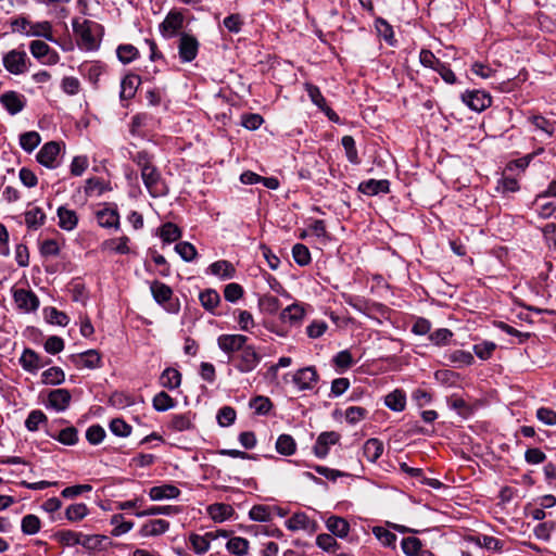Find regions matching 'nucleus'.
<instances>
[{"label":"nucleus","mask_w":556,"mask_h":556,"mask_svg":"<svg viewBox=\"0 0 556 556\" xmlns=\"http://www.w3.org/2000/svg\"><path fill=\"white\" fill-rule=\"evenodd\" d=\"M131 161L140 169L142 182L152 198H163L169 192V188L162 177L161 172L153 163V156L142 150L131 155Z\"/></svg>","instance_id":"nucleus-1"},{"label":"nucleus","mask_w":556,"mask_h":556,"mask_svg":"<svg viewBox=\"0 0 556 556\" xmlns=\"http://www.w3.org/2000/svg\"><path fill=\"white\" fill-rule=\"evenodd\" d=\"M72 26L80 49L94 51L99 48L102 25L90 20L74 18Z\"/></svg>","instance_id":"nucleus-2"},{"label":"nucleus","mask_w":556,"mask_h":556,"mask_svg":"<svg viewBox=\"0 0 556 556\" xmlns=\"http://www.w3.org/2000/svg\"><path fill=\"white\" fill-rule=\"evenodd\" d=\"M448 490V486L433 477L430 468H419V503L425 502V506H430L429 497H439Z\"/></svg>","instance_id":"nucleus-3"},{"label":"nucleus","mask_w":556,"mask_h":556,"mask_svg":"<svg viewBox=\"0 0 556 556\" xmlns=\"http://www.w3.org/2000/svg\"><path fill=\"white\" fill-rule=\"evenodd\" d=\"M4 70L14 76H21L29 71L31 61L24 48V45L11 49L2 54Z\"/></svg>","instance_id":"nucleus-4"},{"label":"nucleus","mask_w":556,"mask_h":556,"mask_svg":"<svg viewBox=\"0 0 556 556\" xmlns=\"http://www.w3.org/2000/svg\"><path fill=\"white\" fill-rule=\"evenodd\" d=\"M150 291L154 301L169 314H178L180 302L174 298L173 289L164 282L154 280L150 283Z\"/></svg>","instance_id":"nucleus-5"},{"label":"nucleus","mask_w":556,"mask_h":556,"mask_svg":"<svg viewBox=\"0 0 556 556\" xmlns=\"http://www.w3.org/2000/svg\"><path fill=\"white\" fill-rule=\"evenodd\" d=\"M233 367L241 374L253 371L262 361V355L253 344L244 345L236 356L231 358Z\"/></svg>","instance_id":"nucleus-6"},{"label":"nucleus","mask_w":556,"mask_h":556,"mask_svg":"<svg viewBox=\"0 0 556 556\" xmlns=\"http://www.w3.org/2000/svg\"><path fill=\"white\" fill-rule=\"evenodd\" d=\"M13 302L15 307L21 313H34L38 309L40 301L37 294L29 288L11 289Z\"/></svg>","instance_id":"nucleus-7"},{"label":"nucleus","mask_w":556,"mask_h":556,"mask_svg":"<svg viewBox=\"0 0 556 556\" xmlns=\"http://www.w3.org/2000/svg\"><path fill=\"white\" fill-rule=\"evenodd\" d=\"M96 220L101 228L121 229V215L115 203H104L94 212Z\"/></svg>","instance_id":"nucleus-8"},{"label":"nucleus","mask_w":556,"mask_h":556,"mask_svg":"<svg viewBox=\"0 0 556 556\" xmlns=\"http://www.w3.org/2000/svg\"><path fill=\"white\" fill-rule=\"evenodd\" d=\"M29 51L34 59L42 65H55L60 62V54L46 41L33 40L29 42Z\"/></svg>","instance_id":"nucleus-9"},{"label":"nucleus","mask_w":556,"mask_h":556,"mask_svg":"<svg viewBox=\"0 0 556 556\" xmlns=\"http://www.w3.org/2000/svg\"><path fill=\"white\" fill-rule=\"evenodd\" d=\"M64 144L56 141L45 143L36 155L37 162L50 169H54L60 165V155Z\"/></svg>","instance_id":"nucleus-10"},{"label":"nucleus","mask_w":556,"mask_h":556,"mask_svg":"<svg viewBox=\"0 0 556 556\" xmlns=\"http://www.w3.org/2000/svg\"><path fill=\"white\" fill-rule=\"evenodd\" d=\"M178 56L181 63H190L198 56L200 42L189 33H180L178 38Z\"/></svg>","instance_id":"nucleus-11"},{"label":"nucleus","mask_w":556,"mask_h":556,"mask_svg":"<svg viewBox=\"0 0 556 556\" xmlns=\"http://www.w3.org/2000/svg\"><path fill=\"white\" fill-rule=\"evenodd\" d=\"M319 381V375L315 366H306L298 369L292 376V382L299 391H313Z\"/></svg>","instance_id":"nucleus-12"},{"label":"nucleus","mask_w":556,"mask_h":556,"mask_svg":"<svg viewBox=\"0 0 556 556\" xmlns=\"http://www.w3.org/2000/svg\"><path fill=\"white\" fill-rule=\"evenodd\" d=\"M72 403V393L70 390L64 388L52 389L47 393V400L45 406L47 409L63 413L67 410Z\"/></svg>","instance_id":"nucleus-13"},{"label":"nucleus","mask_w":556,"mask_h":556,"mask_svg":"<svg viewBox=\"0 0 556 556\" xmlns=\"http://www.w3.org/2000/svg\"><path fill=\"white\" fill-rule=\"evenodd\" d=\"M68 361L77 369H98L103 366L102 355L98 350H87L81 353L71 354Z\"/></svg>","instance_id":"nucleus-14"},{"label":"nucleus","mask_w":556,"mask_h":556,"mask_svg":"<svg viewBox=\"0 0 556 556\" xmlns=\"http://www.w3.org/2000/svg\"><path fill=\"white\" fill-rule=\"evenodd\" d=\"M50 358H43L30 348H25L18 358V364L28 374L36 375L41 368L51 364Z\"/></svg>","instance_id":"nucleus-15"},{"label":"nucleus","mask_w":556,"mask_h":556,"mask_svg":"<svg viewBox=\"0 0 556 556\" xmlns=\"http://www.w3.org/2000/svg\"><path fill=\"white\" fill-rule=\"evenodd\" d=\"M185 17L178 10H170L164 21L159 25L160 34L165 39H170L178 35L179 30L184 26Z\"/></svg>","instance_id":"nucleus-16"},{"label":"nucleus","mask_w":556,"mask_h":556,"mask_svg":"<svg viewBox=\"0 0 556 556\" xmlns=\"http://www.w3.org/2000/svg\"><path fill=\"white\" fill-rule=\"evenodd\" d=\"M194 419L195 414L192 413L191 410L180 414H172L169 416L168 421L165 425V428L169 432L190 431L195 428Z\"/></svg>","instance_id":"nucleus-17"},{"label":"nucleus","mask_w":556,"mask_h":556,"mask_svg":"<svg viewBox=\"0 0 556 556\" xmlns=\"http://www.w3.org/2000/svg\"><path fill=\"white\" fill-rule=\"evenodd\" d=\"M248 337L239 333H224L217 338V346L227 355L238 353L247 345Z\"/></svg>","instance_id":"nucleus-18"},{"label":"nucleus","mask_w":556,"mask_h":556,"mask_svg":"<svg viewBox=\"0 0 556 556\" xmlns=\"http://www.w3.org/2000/svg\"><path fill=\"white\" fill-rule=\"evenodd\" d=\"M462 101L470 110L481 112L491 105L492 98L483 90H467L462 94Z\"/></svg>","instance_id":"nucleus-19"},{"label":"nucleus","mask_w":556,"mask_h":556,"mask_svg":"<svg viewBox=\"0 0 556 556\" xmlns=\"http://www.w3.org/2000/svg\"><path fill=\"white\" fill-rule=\"evenodd\" d=\"M340 434L336 431L321 432L313 446L314 455L319 459H325L332 445H336L340 441Z\"/></svg>","instance_id":"nucleus-20"},{"label":"nucleus","mask_w":556,"mask_h":556,"mask_svg":"<svg viewBox=\"0 0 556 556\" xmlns=\"http://www.w3.org/2000/svg\"><path fill=\"white\" fill-rule=\"evenodd\" d=\"M0 103L10 115H16L25 109L27 99L15 90H9L0 94Z\"/></svg>","instance_id":"nucleus-21"},{"label":"nucleus","mask_w":556,"mask_h":556,"mask_svg":"<svg viewBox=\"0 0 556 556\" xmlns=\"http://www.w3.org/2000/svg\"><path fill=\"white\" fill-rule=\"evenodd\" d=\"M130 243V238L124 235L103 240L100 244V250L104 253L127 255L131 253Z\"/></svg>","instance_id":"nucleus-22"},{"label":"nucleus","mask_w":556,"mask_h":556,"mask_svg":"<svg viewBox=\"0 0 556 556\" xmlns=\"http://www.w3.org/2000/svg\"><path fill=\"white\" fill-rule=\"evenodd\" d=\"M305 317L303 304L294 302L280 312L279 319L289 326H300Z\"/></svg>","instance_id":"nucleus-23"},{"label":"nucleus","mask_w":556,"mask_h":556,"mask_svg":"<svg viewBox=\"0 0 556 556\" xmlns=\"http://www.w3.org/2000/svg\"><path fill=\"white\" fill-rule=\"evenodd\" d=\"M78 71L90 84L98 87L100 77L105 73L106 66L100 61H89L81 63Z\"/></svg>","instance_id":"nucleus-24"},{"label":"nucleus","mask_w":556,"mask_h":556,"mask_svg":"<svg viewBox=\"0 0 556 556\" xmlns=\"http://www.w3.org/2000/svg\"><path fill=\"white\" fill-rule=\"evenodd\" d=\"M286 528L293 532L300 530L313 532L316 529V521L308 517L307 514L299 511L286 520Z\"/></svg>","instance_id":"nucleus-25"},{"label":"nucleus","mask_w":556,"mask_h":556,"mask_svg":"<svg viewBox=\"0 0 556 556\" xmlns=\"http://www.w3.org/2000/svg\"><path fill=\"white\" fill-rule=\"evenodd\" d=\"M357 190L368 197L387 194L390 192V181L388 179H367L358 185Z\"/></svg>","instance_id":"nucleus-26"},{"label":"nucleus","mask_w":556,"mask_h":556,"mask_svg":"<svg viewBox=\"0 0 556 556\" xmlns=\"http://www.w3.org/2000/svg\"><path fill=\"white\" fill-rule=\"evenodd\" d=\"M58 226L65 231H73L78 225V215L75 210L61 205L56 210Z\"/></svg>","instance_id":"nucleus-27"},{"label":"nucleus","mask_w":556,"mask_h":556,"mask_svg":"<svg viewBox=\"0 0 556 556\" xmlns=\"http://www.w3.org/2000/svg\"><path fill=\"white\" fill-rule=\"evenodd\" d=\"M207 274L216 276L220 280H228L236 277L237 270L232 263L226 260L213 262L206 269Z\"/></svg>","instance_id":"nucleus-28"},{"label":"nucleus","mask_w":556,"mask_h":556,"mask_svg":"<svg viewBox=\"0 0 556 556\" xmlns=\"http://www.w3.org/2000/svg\"><path fill=\"white\" fill-rule=\"evenodd\" d=\"M148 494L151 501H163L177 498L179 497L181 492L176 485L165 483L162 485L152 486L149 490Z\"/></svg>","instance_id":"nucleus-29"},{"label":"nucleus","mask_w":556,"mask_h":556,"mask_svg":"<svg viewBox=\"0 0 556 556\" xmlns=\"http://www.w3.org/2000/svg\"><path fill=\"white\" fill-rule=\"evenodd\" d=\"M169 526V522L165 519H151L141 526L139 534L142 538L162 535L168 531Z\"/></svg>","instance_id":"nucleus-30"},{"label":"nucleus","mask_w":556,"mask_h":556,"mask_svg":"<svg viewBox=\"0 0 556 556\" xmlns=\"http://www.w3.org/2000/svg\"><path fill=\"white\" fill-rule=\"evenodd\" d=\"M141 83V78L136 74L126 75L121 81L119 98L122 101H128L132 99L136 91Z\"/></svg>","instance_id":"nucleus-31"},{"label":"nucleus","mask_w":556,"mask_h":556,"mask_svg":"<svg viewBox=\"0 0 556 556\" xmlns=\"http://www.w3.org/2000/svg\"><path fill=\"white\" fill-rule=\"evenodd\" d=\"M27 37H40L48 41L56 42L53 37V26L49 21L30 22Z\"/></svg>","instance_id":"nucleus-32"},{"label":"nucleus","mask_w":556,"mask_h":556,"mask_svg":"<svg viewBox=\"0 0 556 556\" xmlns=\"http://www.w3.org/2000/svg\"><path fill=\"white\" fill-rule=\"evenodd\" d=\"M349 304L354 309L368 317H375L377 314H384V306L382 304L369 302L364 299H355L354 301L349 302Z\"/></svg>","instance_id":"nucleus-33"},{"label":"nucleus","mask_w":556,"mask_h":556,"mask_svg":"<svg viewBox=\"0 0 556 556\" xmlns=\"http://www.w3.org/2000/svg\"><path fill=\"white\" fill-rule=\"evenodd\" d=\"M83 532L63 529L55 531L51 539L56 541L63 547H74L76 545H80V538Z\"/></svg>","instance_id":"nucleus-34"},{"label":"nucleus","mask_w":556,"mask_h":556,"mask_svg":"<svg viewBox=\"0 0 556 556\" xmlns=\"http://www.w3.org/2000/svg\"><path fill=\"white\" fill-rule=\"evenodd\" d=\"M226 551L233 556H247L250 552V541L242 536L227 538Z\"/></svg>","instance_id":"nucleus-35"},{"label":"nucleus","mask_w":556,"mask_h":556,"mask_svg":"<svg viewBox=\"0 0 556 556\" xmlns=\"http://www.w3.org/2000/svg\"><path fill=\"white\" fill-rule=\"evenodd\" d=\"M159 382L167 390H176L181 384V374L174 367H167L162 371Z\"/></svg>","instance_id":"nucleus-36"},{"label":"nucleus","mask_w":556,"mask_h":556,"mask_svg":"<svg viewBox=\"0 0 556 556\" xmlns=\"http://www.w3.org/2000/svg\"><path fill=\"white\" fill-rule=\"evenodd\" d=\"M233 513L232 506L225 503H215L207 507V514L215 522H224L230 519Z\"/></svg>","instance_id":"nucleus-37"},{"label":"nucleus","mask_w":556,"mask_h":556,"mask_svg":"<svg viewBox=\"0 0 556 556\" xmlns=\"http://www.w3.org/2000/svg\"><path fill=\"white\" fill-rule=\"evenodd\" d=\"M157 235L164 244H169L179 240L182 231L176 224L166 222L159 227Z\"/></svg>","instance_id":"nucleus-38"},{"label":"nucleus","mask_w":556,"mask_h":556,"mask_svg":"<svg viewBox=\"0 0 556 556\" xmlns=\"http://www.w3.org/2000/svg\"><path fill=\"white\" fill-rule=\"evenodd\" d=\"M275 511H277L279 515H281L280 508H278V507H275V506L271 507V506L261 505V504L254 505V506H252V508L249 511V517L253 521L267 522L273 519Z\"/></svg>","instance_id":"nucleus-39"},{"label":"nucleus","mask_w":556,"mask_h":556,"mask_svg":"<svg viewBox=\"0 0 556 556\" xmlns=\"http://www.w3.org/2000/svg\"><path fill=\"white\" fill-rule=\"evenodd\" d=\"M199 301L206 312L215 314V309L220 303V295L215 289L207 288L200 292Z\"/></svg>","instance_id":"nucleus-40"},{"label":"nucleus","mask_w":556,"mask_h":556,"mask_svg":"<svg viewBox=\"0 0 556 556\" xmlns=\"http://www.w3.org/2000/svg\"><path fill=\"white\" fill-rule=\"evenodd\" d=\"M331 363L336 371L342 374L349 370L356 361L350 350H343L332 357Z\"/></svg>","instance_id":"nucleus-41"},{"label":"nucleus","mask_w":556,"mask_h":556,"mask_svg":"<svg viewBox=\"0 0 556 556\" xmlns=\"http://www.w3.org/2000/svg\"><path fill=\"white\" fill-rule=\"evenodd\" d=\"M25 225L28 230H37L46 223V213L41 207L35 206L25 212Z\"/></svg>","instance_id":"nucleus-42"},{"label":"nucleus","mask_w":556,"mask_h":556,"mask_svg":"<svg viewBox=\"0 0 556 556\" xmlns=\"http://www.w3.org/2000/svg\"><path fill=\"white\" fill-rule=\"evenodd\" d=\"M108 540L103 534H85L81 533L80 545L88 553H96L104 548L103 543Z\"/></svg>","instance_id":"nucleus-43"},{"label":"nucleus","mask_w":556,"mask_h":556,"mask_svg":"<svg viewBox=\"0 0 556 556\" xmlns=\"http://www.w3.org/2000/svg\"><path fill=\"white\" fill-rule=\"evenodd\" d=\"M327 529L336 536L345 538L350 531L349 522L338 516H331L326 520Z\"/></svg>","instance_id":"nucleus-44"},{"label":"nucleus","mask_w":556,"mask_h":556,"mask_svg":"<svg viewBox=\"0 0 556 556\" xmlns=\"http://www.w3.org/2000/svg\"><path fill=\"white\" fill-rule=\"evenodd\" d=\"M382 453L383 443L378 439L371 438L367 440L363 446V455L370 463H375Z\"/></svg>","instance_id":"nucleus-45"},{"label":"nucleus","mask_w":556,"mask_h":556,"mask_svg":"<svg viewBox=\"0 0 556 556\" xmlns=\"http://www.w3.org/2000/svg\"><path fill=\"white\" fill-rule=\"evenodd\" d=\"M65 381V372L61 367L52 366L41 374V382L46 386H59Z\"/></svg>","instance_id":"nucleus-46"},{"label":"nucleus","mask_w":556,"mask_h":556,"mask_svg":"<svg viewBox=\"0 0 556 556\" xmlns=\"http://www.w3.org/2000/svg\"><path fill=\"white\" fill-rule=\"evenodd\" d=\"M89 515V508L85 503H74L66 507L65 518L70 522H79Z\"/></svg>","instance_id":"nucleus-47"},{"label":"nucleus","mask_w":556,"mask_h":556,"mask_svg":"<svg viewBox=\"0 0 556 556\" xmlns=\"http://www.w3.org/2000/svg\"><path fill=\"white\" fill-rule=\"evenodd\" d=\"M375 28L379 37H381L389 46H395L394 31L392 26L382 17H376Z\"/></svg>","instance_id":"nucleus-48"},{"label":"nucleus","mask_w":556,"mask_h":556,"mask_svg":"<svg viewBox=\"0 0 556 556\" xmlns=\"http://www.w3.org/2000/svg\"><path fill=\"white\" fill-rule=\"evenodd\" d=\"M384 405L393 412H402L406 405L405 393L394 390L384 396Z\"/></svg>","instance_id":"nucleus-49"},{"label":"nucleus","mask_w":556,"mask_h":556,"mask_svg":"<svg viewBox=\"0 0 556 556\" xmlns=\"http://www.w3.org/2000/svg\"><path fill=\"white\" fill-rule=\"evenodd\" d=\"M341 144L344 149L345 156L348 161L353 165H359L362 160L358 155V151L356 148V142L352 136H343L341 139Z\"/></svg>","instance_id":"nucleus-50"},{"label":"nucleus","mask_w":556,"mask_h":556,"mask_svg":"<svg viewBox=\"0 0 556 556\" xmlns=\"http://www.w3.org/2000/svg\"><path fill=\"white\" fill-rule=\"evenodd\" d=\"M110 523L114 526L111 531V535L115 538L128 533L134 528V522L124 520L123 514L113 515L111 517Z\"/></svg>","instance_id":"nucleus-51"},{"label":"nucleus","mask_w":556,"mask_h":556,"mask_svg":"<svg viewBox=\"0 0 556 556\" xmlns=\"http://www.w3.org/2000/svg\"><path fill=\"white\" fill-rule=\"evenodd\" d=\"M276 451L283 456H291L296 451L295 440L290 434H280L276 441Z\"/></svg>","instance_id":"nucleus-52"},{"label":"nucleus","mask_w":556,"mask_h":556,"mask_svg":"<svg viewBox=\"0 0 556 556\" xmlns=\"http://www.w3.org/2000/svg\"><path fill=\"white\" fill-rule=\"evenodd\" d=\"M176 405L177 401L165 391L156 393L152 400V406L156 412H166L174 408Z\"/></svg>","instance_id":"nucleus-53"},{"label":"nucleus","mask_w":556,"mask_h":556,"mask_svg":"<svg viewBox=\"0 0 556 556\" xmlns=\"http://www.w3.org/2000/svg\"><path fill=\"white\" fill-rule=\"evenodd\" d=\"M41 529V520L34 514L25 515L21 521V531L25 535L37 534Z\"/></svg>","instance_id":"nucleus-54"},{"label":"nucleus","mask_w":556,"mask_h":556,"mask_svg":"<svg viewBox=\"0 0 556 556\" xmlns=\"http://www.w3.org/2000/svg\"><path fill=\"white\" fill-rule=\"evenodd\" d=\"M529 122L534 126L535 130L543 131L552 137L556 129V122L549 121L542 115H531L528 117Z\"/></svg>","instance_id":"nucleus-55"},{"label":"nucleus","mask_w":556,"mask_h":556,"mask_svg":"<svg viewBox=\"0 0 556 556\" xmlns=\"http://www.w3.org/2000/svg\"><path fill=\"white\" fill-rule=\"evenodd\" d=\"M233 315L240 330L251 332L255 327L254 317L249 311L236 309Z\"/></svg>","instance_id":"nucleus-56"},{"label":"nucleus","mask_w":556,"mask_h":556,"mask_svg":"<svg viewBox=\"0 0 556 556\" xmlns=\"http://www.w3.org/2000/svg\"><path fill=\"white\" fill-rule=\"evenodd\" d=\"M43 314L46 320L51 325L65 327L70 323L68 316L64 312H61L55 307H46L43 309Z\"/></svg>","instance_id":"nucleus-57"},{"label":"nucleus","mask_w":556,"mask_h":556,"mask_svg":"<svg viewBox=\"0 0 556 556\" xmlns=\"http://www.w3.org/2000/svg\"><path fill=\"white\" fill-rule=\"evenodd\" d=\"M48 417L46 414L40 409H33L29 412L26 420H25V428L30 431L35 432L39 429V426L41 424H47Z\"/></svg>","instance_id":"nucleus-58"},{"label":"nucleus","mask_w":556,"mask_h":556,"mask_svg":"<svg viewBox=\"0 0 556 556\" xmlns=\"http://www.w3.org/2000/svg\"><path fill=\"white\" fill-rule=\"evenodd\" d=\"M50 437L64 445H74L78 441V431L75 427L70 426L59 431L58 434Z\"/></svg>","instance_id":"nucleus-59"},{"label":"nucleus","mask_w":556,"mask_h":556,"mask_svg":"<svg viewBox=\"0 0 556 556\" xmlns=\"http://www.w3.org/2000/svg\"><path fill=\"white\" fill-rule=\"evenodd\" d=\"M41 137L37 131H26L20 136V146L27 152H33L40 143Z\"/></svg>","instance_id":"nucleus-60"},{"label":"nucleus","mask_w":556,"mask_h":556,"mask_svg":"<svg viewBox=\"0 0 556 556\" xmlns=\"http://www.w3.org/2000/svg\"><path fill=\"white\" fill-rule=\"evenodd\" d=\"M188 545L199 556L204 555L210 549V545L204 536L194 532L189 534Z\"/></svg>","instance_id":"nucleus-61"},{"label":"nucleus","mask_w":556,"mask_h":556,"mask_svg":"<svg viewBox=\"0 0 556 556\" xmlns=\"http://www.w3.org/2000/svg\"><path fill=\"white\" fill-rule=\"evenodd\" d=\"M118 60L123 64H129L139 58L138 49L132 45H121L116 49Z\"/></svg>","instance_id":"nucleus-62"},{"label":"nucleus","mask_w":556,"mask_h":556,"mask_svg":"<svg viewBox=\"0 0 556 556\" xmlns=\"http://www.w3.org/2000/svg\"><path fill=\"white\" fill-rule=\"evenodd\" d=\"M292 257L299 266H306L312 262L311 252L305 244L296 243L292 247Z\"/></svg>","instance_id":"nucleus-63"},{"label":"nucleus","mask_w":556,"mask_h":556,"mask_svg":"<svg viewBox=\"0 0 556 556\" xmlns=\"http://www.w3.org/2000/svg\"><path fill=\"white\" fill-rule=\"evenodd\" d=\"M175 251L185 262L188 263L193 262L198 257V251L195 247L188 241L176 243Z\"/></svg>","instance_id":"nucleus-64"}]
</instances>
